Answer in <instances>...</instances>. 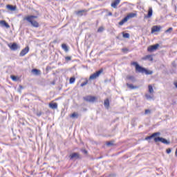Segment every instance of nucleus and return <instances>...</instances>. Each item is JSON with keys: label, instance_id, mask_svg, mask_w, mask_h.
<instances>
[{"label": "nucleus", "instance_id": "1", "mask_svg": "<svg viewBox=\"0 0 177 177\" xmlns=\"http://www.w3.org/2000/svg\"><path fill=\"white\" fill-rule=\"evenodd\" d=\"M133 66L135 67L136 73H137V74H145L146 75H151V74H153L152 71H149L146 69L145 68L139 65L138 62H134Z\"/></svg>", "mask_w": 177, "mask_h": 177}, {"label": "nucleus", "instance_id": "2", "mask_svg": "<svg viewBox=\"0 0 177 177\" xmlns=\"http://www.w3.org/2000/svg\"><path fill=\"white\" fill-rule=\"evenodd\" d=\"M127 81V86L129 88V89H133V84H132L131 82H133V76L128 75L126 78Z\"/></svg>", "mask_w": 177, "mask_h": 177}, {"label": "nucleus", "instance_id": "3", "mask_svg": "<svg viewBox=\"0 0 177 177\" xmlns=\"http://www.w3.org/2000/svg\"><path fill=\"white\" fill-rule=\"evenodd\" d=\"M132 17H133V12H131L129 15H127L123 19H122L119 23V26H124V24H125V23H127V21L129 19H132Z\"/></svg>", "mask_w": 177, "mask_h": 177}, {"label": "nucleus", "instance_id": "4", "mask_svg": "<svg viewBox=\"0 0 177 177\" xmlns=\"http://www.w3.org/2000/svg\"><path fill=\"white\" fill-rule=\"evenodd\" d=\"M154 142L157 143V142H161V143H163L164 145H170L171 142L164 138L162 137H157L154 138Z\"/></svg>", "mask_w": 177, "mask_h": 177}, {"label": "nucleus", "instance_id": "5", "mask_svg": "<svg viewBox=\"0 0 177 177\" xmlns=\"http://www.w3.org/2000/svg\"><path fill=\"white\" fill-rule=\"evenodd\" d=\"M102 73H103V69H100L96 71L95 73L90 75L89 80H96V78H99Z\"/></svg>", "mask_w": 177, "mask_h": 177}, {"label": "nucleus", "instance_id": "6", "mask_svg": "<svg viewBox=\"0 0 177 177\" xmlns=\"http://www.w3.org/2000/svg\"><path fill=\"white\" fill-rule=\"evenodd\" d=\"M85 102H88L89 103H93L96 100V97L92 95H87L83 97Z\"/></svg>", "mask_w": 177, "mask_h": 177}, {"label": "nucleus", "instance_id": "7", "mask_svg": "<svg viewBox=\"0 0 177 177\" xmlns=\"http://www.w3.org/2000/svg\"><path fill=\"white\" fill-rule=\"evenodd\" d=\"M8 47L11 50L16 51L17 49H20V46L16 43H12V44H8Z\"/></svg>", "mask_w": 177, "mask_h": 177}, {"label": "nucleus", "instance_id": "8", "mask_svg": "<svg viewBox=\"0 0 177 177\" xmlns=\"http://www.w3.org/2000/svg\"><path fill=\"white\" fill-rule=\"evenodd\" d=\"M26 21H28V23H30L31 26L35 28H38V27H39V24L37 21L31 20L30 18L26 19Z\"/></svg>", "mask_w": 177, "mask_h": 177}, {"label": "nucleus", "instance_id": "9", "mask_svg": "<svg viewBox=\"0 0 177 177\" xmlns=\"http://www.w3.org/2000/svg\"><path fill=\"white\" fill-rule=\"evenodd\" d=\"M30 51V47L26 46L25 48L22 49L19 53V56L23 57V56H26V54Z\"/></svg>", "mask_w": 177, "mask_h": 177}, {"label": "nucleus", "instance_id": "10", "mask_svg": "<svg viewBox=\"0 0 177 177\" xmlns=\"http://www.w3.org/2000/svg\"><path fill=\"white\" fill-rule=\"evenodd\" d=\"M159 46H160V44H158L150 46L148 47L147 50L148 52H154V50H157V49H158Z\"/></svg>", "mask_w": 177, "mask_h": 177}, {"label": "nucleus", "instance_id": "11", "mask_svg": "<svg viewBox=\"0 0 177 177\" xmlns=\"http://www.w3.org/2000/svg\"><path fill=\"white\" fill-rule=\"evenodd\" d=\"M86 12H88V10H78V11H75V15H77V16H85L86 15Z\"/></svg>", "mask_w": 177, "mask_h": 177}, {"label": "nucleus", "instance_id": "12", "mask_svg": "<svg viewBox=\"0 0 177 177\" xmlns=\"http://www.w3.org/2000/svg\"><path fill=\"white\" fill-rule=\"evenodd\" d=\"M161 30V26H153L151 28V33L153 34V32H159V31Z\"/></svg>", "mask_w": 177, "mask_h": 177}, {"label": "nucleus", "instance_id": "13", "mask_svg": "<svg viewBox=\"0 0 177 177\" xmlns=\"http://www.w3.org/2000/svg\"><path fill=\"white\" fill-rule=\"evenodd\" d=\"M1 27H6V28H10V26L5 20L0 21Z\"/></svg>", "mask_w": 177, "mask_h": 177}, {"label": "nucleus", "instance_id": "14", "mask_svg": "<svg viewBox=\"0 0 177 177\" xmlns=\"http://www.w3.org/2000/svg\"><path fill=\"white\" fill-rule=\"evenodd\" d=\"M153 16V8L151 7L149 8L148 14L145 15V19H150Z\"/></svg>", "mask_w": 177, "mask_h": 177}, {"label": "nucleus", "instance_id": "15", "mask_svg": "<svg viewBox=\"0 0 177 177\" xmlns=\"http://www.w3.org/2000/svg\"><path fill=\"white\" fill-rule=\"evenodd\" d=\"M31 73L33 74V75H41V71L39 69H32Z\"/></svg>", "mask_w": 177, "mask_h": 177}, {"label": "nucleus", "instance_id": "16", "mask_svg": "<svg viewBox=\"0 0 177 177\" xmlns=\"http://www.w3.org/2000/svg\"><path fill=\"white\" fill-rule=\"evenodd\" d=\"M69 157L71 160H73L74 158L78 159L80 158V154L78 153H73L71 154Z\"/></svg>", "mask_w": 177, "mask_h": 177}, {"label": "nucleus", "instance_id": "17", "mask_svg": "<svg viewBox=\"0 0 177 177\" xmlns=\"http://www.w3.org/2000/svg\"><path fill=\"white\" fill-rule=\"evenodd\" d=\"M142 60H149V62H153V56L148 55L142 57Z\"/></svg>", "mask_w": 177, "mask_h": 177}, {"label": "nucleus", "instance_id": "18", "mask_svg": "<svg viewBox=\"0 0 177 177\" xmlns=\"http://www.w3.org/2000/svg\"><path fill=\"white\" fill-rule=\"evenodd\" d=\"M49 107H50V109H53V110H55V109H57V103H56V102L50 103Z\"/></svg>", "mask_w": 177, "mask_h": 177}, {"label": "nucleus", "instance_id": "19", "mask_svg": "<svg viewBox=\"0 0 177 177\" xmlns=\"http://www.w3.org/2000/svg\"><path fill=\"white\" fill-rule=\"evenodd\" d=\"M120 1L121 0H115L113 3H111V7L115 9V8H117V5L120 3Z\"/></svg>", "mask_w": 177, "mask_h": 177}, {"label": "nucleus", "instance_id": "20", "mask_svg": "<svg viewBox=\"0 0 177 177\" xmlns=\"http://www.w3.org/2000/svg\"><path fill=\"white\" fill-rule=\"evenodd\" d=\"M7 9H9V10L15 11L16 9H17V7L16 6H13L12 5H7Z\"/></svg>", "mask_w": 177, "mask_h": 177}, {"label": "nucleus", "instance_id": "21", "mask_svg": "<svg viewBox=\"0 0 177 177\" xmlns=\"http://www.w3.org/2000/svg\"><path fill=\"white\" fill-rule=\"evenodd\" d=\"M148 92L151 95H153V93H154V89H153V86H151V84H149L148 86Z\"/></svg>", "mask_w": 177, "mask_h": 177}, {"label": "nucleus", "instance_id": "22", "mask_svg": "<svg viewBox=\"0 0 177 177\" xmlns=\"http://www.w3.org/2000/svg\"><path fill=\"white\" fill-rule=\"evenodd\" d=\"M37 17H37L35 15H30V16L25 17L24 19V20H28V19H30V20H32L33 19H37Z\"/></svg>", "mask_w": 177, "mask_h": 177}, {"label": "nucleus", "instance_id": "23", "mask_svg": "<svg viewBox=\"0 0 177 177\" xmlns=\"http://www.w3.org/2000/svg\"><path fill=\"white\" fill-rule=\"evenodd\" d=\"M62 48L64 52L67 53L68 52V46L66 44H62Z\"/></svg>", "mask_w": 177, "mask_h": 177}, {"label": "nucleus", "instance_id": "24", "mask_svg": "<svg viewBox=\"0 0 177 177\" xmlns=\"http://www.w3.org/2000/svg\"><path fill=\"white\" fill-rule=\"evenodd\" d=\"M104 105L105 107L109 109V107L110 106V101H109V99H106V100H104Z\"/></svg>", "mask_w": 177, "mask_h": 177}, {"label": "nucleus", "instance_id": "25", "mask_svg": "<svg viewBox=\"0 0 177 177\" xmlns=\"http://www.w3.org/2000/svg\"><path fill=\"white\" fill-rule=\"evenodd\" d=\"M74 82H75V77H71L69 80V84H74Z\"/></svg>", "mask_w": 177, "mask_h": 177}, {"label": "nucleus", "instance_id": "26", "mask_svg": "<svg viewBox=\"0 0 177 177\" xmlns=\"http://www.w3.org/2000/svg\"><path fill=\"white\" fill-rule=\"evenodd\" d=\"M145 97L147 100H151L153 99V96L150 95V94H145Z\"/></svg>", "mask_w": 177, "mask_h": 177}, {"label": "nucleus", "instance_id": "27", "mask_svg": "<svg viewBox=\"0 0 177 177\" xmlns=\"http://www.w3.org/2000/svg\"><path fill=\"white\" fill-rule=\"evenodd\" d=\"M106 146H108L109 147H110V146H114V142L113 141H109L106 142Z\"/></svg>", "mask_w": 177, "mask_h": 177}, {"label": "nucleus", "instance_id": "28", "mask_svg": "<svg viewBox=\"0 0 177 177\" xmlns=\"http://www.w3.org/2000/svg\"><path fill=\"white\" fill-rule=\"evenodd\" d=\"M152 135V138H156V136H160L161 135V133L160 132H156V133H153Z\"/></svg>", "mask_w": 177, "mask_h": 177}, {"label": "nucleus", "instance_id": "29", "mask_svg": "<svg viewBox=\"0 0 177 177\" xmlns=\"http://www.w3.org/2000/svg\"><path fill=\"white\" fill-rule=\"evenodd\" d=\"M122 52H123V53H127V52H129V50L127 48H122Z\"/></svg>", "mask_w": 177, "mask_h": 177}, {"label": "nucleus", "instance_id": "30", "mask_svg": "<svg viewBox=\"0 0 177 177\" xmlns=\"http://www.w3.org/2000/svg\"><path fill=\"white\" fill-rule=\"evenodd\" d=\"M72 118H78V114H77L76 113H73L71 115Z\"/></svg>", "mask_w": 177, "mask_h": 177}, {"label": "nucleus", "instance_id": "31", "mask_svg": "<svg viewBox=\"0 0 177 177\" xmlns=\"http://www.w3.org/2000/svg\"><path fill=\"white\" fill-rule=\"evenodd\" d=\"M10 78H11V80H12V81H17V77H16L15 75H11Z\"/></svg>", "mask_w": 177, "mask_h": 177}, {"label": "nucleus", "instance_id": "32", "mask_svg": "<svg viewBox=\"0 0 177 177\" xmlns=\"http://www.w3.org/2000/svg\"><path fill=\"white\" fill-rule=\"evenodd\" d=\"M85 85H88V80H86V81H85V82H84L83 83H82L81 84H80V86H85Z\"/></svg>", "mask_w": 177, "mask_h": 177}, {"label": "nucleus", "instance_id": "33", "mask_svg": "<svg viewBox=\"0 0 177 177\" xmlns=\"http://www.w3.org/2000/svg\"><path fill=\"white\" fill-rule=\"evenodd\" d=\"M104 30V28L103 27H100L98 29H97V32H102V31Z\"/></svg>", "mask_w": 177, "mask_h": 177}, {"label": "nucleus", "instance_id": "34", "mask_svg": "<svg viewBox=\"0 0 177 177\" xmlns=\"http://www.w3.org/2000/svg\"><path fill=\"white\" fill-rule=\"evenodd\" d=\"M123 38H129V33H123Z\"/></svg>", "mask_w": 177, "mask_h": 177}, {"label": "nucleus", "instance_id": "35", "mask_svg": "<svg viewBox=\"0 0 177 177\" xmlns=\"http://www.w3.org/2000/svg\"><path fill=\"white\" fill-rule=\"evenodd\" d=\"M151 139H153V136L151 135L150 136H147L145 138V140H150Z\"/></svg>", "mask_w": 177, "mask_h": 177}, {"label": "nucleus", "instance_id": "36", "mask_svg": "<svg viewBox=\"0 0 177 177\" xmlns=\"http://www.w3.org/2000/svg\"><path fill=\"white\" fill-rule=\"evenodd\" d=\"M65 60H66V62H70V61H71V57H70V56L65 57Z\"/></svg>", "mask_w": 177, "mask_h": 177}, {"label": "nucleus", "instance_id": "37", "mask_svg": "<svg viewBox=\"0 0 177 177\" xmlns=\"http://www.w3.org/2000/svg\"><path fill=\"white\" fill-rule=\"evenodd\" d=\"M174 30L172 28H169L167 30H165V32H171Z\"/></svg>", "mask_w": 177, "mask_h": 177}, {"label": "nucleus", "instance_id": "38", "mask_svg": "<svg viewBox=\"0 0 177 177\" xmlns=\"http://www.w3.org/2000/svg\"><path fill=\"white\" fill-rule=\"evenodd\" d=\"M151 113V111H150V109H146L145 114H150Z\"/></svg>", "mask_w": 177, "mask_h": 177}, {"label": "nucleus", "instance_id": "39", "mask_svg": "<svg viewBox=\"0 0 177 177\" xmlns=\"http://www.w3.org/2000/svg\"><path fill=\"white\" fill-rule=\"evenodd\" d=\"M171 151H172V150H171L170 148H169V149H167L166 150V153H167V154H169V153H171Z\"/></svg>", "mask_w": 177, "mask_h": 177}, {"label": "nucleus", "instance_id": "40", "mask_svg": "<svg viewBox=\"0 0 177 177\" xmlns=\"http://www.w3.org/2000/svg\"><path fill=\"white\" fill-rule=\"evenodd\" d=\"M36 114L37 117H41V115H42V112L39 111V112H37Z\"/></svg>", "mask_w": 177, "mask_h": 177}, {"label": "nucleus", "instance_id": "41", "mask_svg": "<svg viewBox=\"0 0 177 177\" xmlns=\"http://www.w3.org/2000/svg\"><path fill=\"white\" fill-rule=\"evenodd\" d=\"M171 66H172L173 67L176 68V62H175V61L171 63Z\"/></svg>", "mask_w": 177, "mask_h": 177}, {"label": "nucleus", "instance_id": "42", "mask_svg": "<svg viewBox=\"0 0 177 177\" xmlns=\"http://www.w3.org/2000/svg\"><path fill=\"white\" fill-rule=\"evenodd\" d=\"M108 16H113V13H112L111 12H109L108 13Z\"/></svg>", "mask_w": 177, "mask_h": 177}, {"label": "nucleus", "instance_id": "43", "mask_svg": "<svg viewBox=\"0 0 177 177\" xmlns=\"http://www.w3.org/2000/svg\"><path fill=\"white\" fill-rule=\"evenodd\" d=\"M174 86H176V88H177V82H175L174 83Z\"/></svg>", "mask_w": 177, "mask_h": 177}, {"label": "nucleus", "instance_id": "44", "mask_svg": "<svg viewBox=\"0 0 177 177\" xmlns=\"http://www.w3.org/2000/svg\"><path fill=\"white\" fill-rule=\"evenodd\" d=\"M131 66H133V62H131Z\"/></svg>", "mask_w": 177, "mask_h": 177}, {"label": "nucleus", "instance_id": "45", "mask_svg": "<svg viewBox=\"0 0 177 177\" xmlns=\"http://www.w3.org/2000/svg\"><path fill=\"white\" fill-rule=\"evenodd\" d=\"M138 87L137 86H133V89H136Z\"/></svg>", "mask_w": 177, "mask_h": 177}, {"label": "nucleus", "instance_id": "46", "mask_svg": "<svg viewBox=\"0 0 177 177\" xmlns=\"http://www.w3.org/2000/svg\"><path fill=\"white\" fill-rule=\"evenodd\" d=\"M136 16V13H133V17H135Z\"/></svg>", "mask_w": 177, "mask_h": 177}, {"label": "nucleus", "instance_id": "47", "mask_svg": "<svg viewBox=\"0 0 177 177\" xmlns=\"http://www.w3.org/2000/svg\"><path fill=\"white\" fill-rule=\"evenodd\" d=\"M20 88H23V86H20Z\"/></svg>", "mask_w": 177, "mask_h": 177}, {"label": "nucleus", "instance_id": "48", "mask_svg": "<svg viewBox=\"0 0 177 177\" xmlns=\"http://www.w3.org/2000/svg\"><path fill=\"white\" fill-rule=\"evenodd\" d=\"M85 153H86V151H85Z\"/></svg>", "mask_w": 177, "mask_h": 177}]
</instances>
